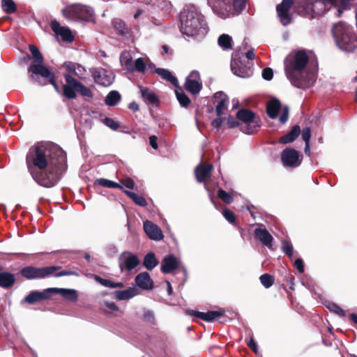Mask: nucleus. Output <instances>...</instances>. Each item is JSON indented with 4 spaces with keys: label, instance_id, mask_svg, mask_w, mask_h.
I'll return each mask as SVG.
<instances>
[{
    "label": "nucleus",
    "instance_id": "nucleus-1",
    "mask_svg": "<svg viewBox=\"0 0 357 357\" xmlns=\"http://www.w3.org/2000/svg\"><path fill=\"white\" fill-rule=\"evenodd\" d=\"M26 162L33 180L45 188H52L67 169L66 154L50 142L38 143L26 155Z\"/></svg>",
    "mask_w": 357,
    "mask_h": 357
},
{
    "label": "nucleus",
    "instance_id": "nucleus-2",
    "mask_svg": "<svg viewBox=\"0 0 357 357\" xmlns=\"http://www.w3.org/2000/svg\"><path fill=\"white\" fill-rule=\"evenodd\" d=\"M308 61L309 57L305 50L291 52L285 58V75L294 86L307 89L312 86L316 82L317 73L307 68Z\"/></svg>",
    "mask_w": 357,
    "mask_h": 357
},
{
    "label": "nucleus",
    "instance_id": "nucleus-3",
    "mask_svg": "<svg viewBox=\"0 0 357 357\" xmlns=\"http://www.w3.org/2000/svg\"><path fill=\"white\" fill-rule=\"evenodd\" d=\"M181 31L188 36H204L208 28L204 16L193 5L188 6L181 14Z\"/></svg>",
    "mask_w": 357,
    "mask_h": 357
},
{
    "label": "nucleus",
    "instance_id": "nucleus-4",
    "mask_svg": "<svg viewBox=\"0 0 357 357\" xmlns=\"http://www.w3.org/2000/svg\"><path fill=\"white\" fill-rule=\"evenodd\" d=\"M332 32L335 43L341 50L351 52L357 47V36L349 25L340 22L334 24Z\"/></svg>",
    "mask_w": 357,
    "mask_h": 357
},
{
    "label": "nucleus",
    "instance_id": "nucleus-5",
    "mask_svg": "<svg viewBox=\"0 0 357 357\" xmlns=\"http://www.w3.org/2000/svg\"><path fill=\"white\" fill-rule=\"evenodd\" d=\"M212 10L220 17L225 19L231 14L238 13L245 8L246 0H207Z\"/></svg>",
    "mask_w": 357,
    "mask_h": 357
},
{
    "label": "nucleus",
    "instance_id": "nucleus-6",
    "mask_svg": "<svg viewBox=\"0 0 357 357\" xmlns=\"http://www.w3.org/2000/svg\"><path fill=\"white\" fill-rule=\"evenodd\" d=\"M63 17L70 21H86L93 20L94 10L90 6L75 3L68 5L61 10Z\"/></svg>",
    "mask_w": 357,
    "mask_h": 357
},
{
    "label": "nucleus",
    "instance_id": "nucleus-7",
    "mask_svg": "<svg viewBox=\"0 0 357 357\" xmlns=\"http://www.w3.org/2000/svg\"><path fill=\"white\" fill-rule=\"evenodd\" d=\"M31 78L41 86H45L47 83L51 84L54 89L58 91L59 86L55 82V75L43 63L31 65L28 69Z\"/></svg>",
    "mask_w": 357,
    "mask_h": 357
},
{
    "label": "nucleus",
    "instance_id": "nucleus-8",
    "mask_svg": "<svg viewBox=\"0 0 357 357\" xmlns=\"http://www.w3.org/2000/svg\"><path fill=\"white\" fill-rule=\"evenodd\" d=\"M64 77L66 84L63 86V94L66 98L69 99L75 98L77 96L76 92L79 93L83 97H93V93L89 88L85 86L70 75H65Z\"/></svg>",
    "mask_w": 357,
    "mask_h": 357
},
{
    "label": "nucleus",
    "instance_id": "nucleus-9",
    "mask_svg": "<svg viewBox=\"0 0 357 357\" xmlns=\"http://www.w3.org/2000/svg\"><path fill=\"white\" fill-rule=\"evenodd\" d=\"M236 117L242 122L241 130L245 134L252 135L260 126L259 119L250 110L240 109L236 114Z\"/></svg>",
    "mask_w": 357,
    "mask_h": 357
},
{
    "label": "nucleus",
    "instance_id": "nucleus-10",
    "mask_svg": "<svg viewBox=\"0 0 357 357\" xmlns=\"http://www.w3.org/2000/svg\"><path fill=\"white\" fill-rule=\"evenodd\" d=\"M59 268V266H54L42 268L26 266L21 270L20 273L23 277L29 280L38 278L41 279L49 277Z\"/></svg>",
    "mask_w": 357,
    "mask_h": 357
},
{
    "label": "nucleus",
    "instance_id": "nucleus-11",
    "mask_svg": "<svg viewBox=\"0 0 357 357\" xmlns=\"http://www.w3.org/2000/svg\"><path fill=\"white\" fill-rule=\"evenodd\" d=\"M282 109V114L279 118V121L281 123H285L289 118V107L284 106L282 108L281 102L278 99H273L267 102L266 105V112L268 116L275 119L278 116L279 111Z\"/></svg>",
    "mask_w": 357,
    "mask_h": 357
},
{
    "label": "nucleus",
    "instance_id": "nucleus-12",
    "mask_svg": "<svg viewBox=\"0 0 357 357\" xmlns=\"http://www.w3.org/2000/svg\"><path fill=\"white\" fill-rule=\"evenodd\" d=\"M118 263L121 272L123 273L135 268L140 264V260L136 255L125 251L119 256Z\"/></svg>",
    "mask_w": 357,
    "mask_h": 357
},
{
    "label": "nucleus",
    "instance_id": "nucleus-13",
    "mask_svg": "<svg viewBox=\"0 0 357 357\" xmlns=\"http://www.w3.org/2000/svg\"><path fill=\"white\" fill-rule=\"evenodd\" d=\"M281 160L286 167H296L301 163L298 152L292 148H287L281 153Z\"/></svg>",
    "mask_w": 357,
    "mask_h": 357
},
{
    "label": "nucleus",
    "instance_id": "nucleus-14",
    "mask_svg": "<svg viewBox=\"0 0 357 357\" xmlns=\"http://www.w3.org/2000/svg\"><path fill=\"white\" fill-rule=\"evenodd\" d=\"M293 5L291 0H282L276 7L278 16L283 26L289 25L291 22L289 10Z\"/></svg>",
    "mask_w": 357,
    "mask_h": 357
},
{
    "label": "nucleus",
    "instance_id": "nucleus-15",
    "mask_svg": "<svg viewBox=\"0 0 357 357\" xmlns=\"http://www.w3.org/2000/svg\"><path fill=\"white\" fill-rule=\"evenodd\" d=\"M92 76L94 79V81L100 85L104 86H110L114 79V76L113 73L107 70L104 68L95 69L92 72Z\"/></svg>",
    "mask_w": 357,
    "mask_h": 357
},
{
    "label": "nucleus",
    "instance_id": "nucleus-16",
    "mask_svg": "<svg viewBox=\"0 0 357 357\" xmlns=\"http://www.w3.org/2000/svg\"><path fill=\"white\" fill-rule=\"evenodd\" d=\"M231 69L234 75L242 78L250 77L252 75V69L243 66L241 61L234 58V54L231 61Z\"/></svg>",
    "mask_w": 357,
    "mask_h": 357
},
{
    "label": "nucleus",
    "instance_id": "nucleus-17",
    "mask_svg": "<svg viewBox=\"0 0 357 357\" xmlns=\"http://www.w3.org/2000/svg\"><path fill=\"white\" fill-rule=\"evenodd\" d=\"M50 27L56 35L61 36L63 41L72 42L74 40L70 29L67 26H61L56 20H52Z\"/></svg>",
    "mask_w": 357,
    "mask_h": 357
},
{
    "label": "nucleus",
    "instance_id": "nucleus-18",
    "mask_svg": "<svg viewBox=\"0 0 357 357\" xmlns=\"http://www.w3.org/2000/svg\"><path fill=\"white\" fill-rule=\"evenodd\" d=\"M50 293H52L51 288L45 289L42 291H32L21 301V303L34 304L38 301L48 299Z\"/></svg>",
    "mask_w": 357,
    "mask_h": 357
},
{
    "label": "nucleus",
    "instance_id": "nucleus-19",
    "mask_svg": "<svg viewBox=\"0 0 357 357\" xmlns=\"http://www.w3.org/2000/svg\"><path fill=\"white\" fill-rule=\"evenodd\" d=\"M143 228L146 235L152 240L160 241L164 237L160 228L151 221L144 222Z\"/></svg>",
    "mask_w": 357,
    "mask_h": 357
},
{
    "label": "nucleus",
    "instance_id": "nucleus-20",
    "mask_svg": "<svg viewBox=\"0 0 357 357\" xmlns=\"http://www.w3.org/2000/svg\"><path fill=\"white\" fill-rule=\"evenodd\" d=\"M255 236L259 241L269 249H273V238L268 231L262 225L254 230Z\"/></svg>",
    "mask_w": 357,
    "mask_h": 357
},
{
    "label": "nucleus",
    "instance_id": "nucleus-21",
    "mask_svg": "<svg viewBox=\"0 0 357 357\" xmlns=\"http://www.w3.org/2000/svg\"><path fill=\"white\" fill-rule=\"evenodd\" d=\"M180 265V261L173 255L164 257L161 262V271L165 274L172 273Z\"/></svg>",
    "mask_w": 357,
    "mask_h": 357
},
{
    "label": "nucleus",
    "instance_id": "nucleus-22",
    "mask_svg": "<svg viewBox=\"0 0 357 357\" xmlns=\"http://www.w3.org/2000/svg\"><path fill=\"white\" fill-rule=\"evenodd\" d=\"M216 107L215 111L218 116H221L224 114L229 105V98L222 91H218L215 93Z\"/></svg>",
    "mask_w": 357,
    "mask_h": 357
},
{
    "label": "nucleus",
    "instance_id": "nucleus-23",
    "mask_svg": "<svg viewBox=\"0 0 357 357\" xmlns=\"http://www.w3.org/2000/svg\"><path fill=\"white\" fill-rule=\"evenodd\" d=\"M187 313L190 316H194L200 318L202 320L206 321H212L216 318L223 316V312L222 311H208L207 312H202L195 310H188Z\"/></svg>",
    "mask_w": 357,
    "mask_h": 357
},
{
    "label": "nucleus",
    "instance_id": "nucleus-24",
    "mask_svg": "<svg viewBox=\"0 0 357 357\" xmlns=\"http://www.w3.org/2000/svg\"><path fill=\"white\" fill-rule=\"evenodd\" d=\"M136 285L142 289H152L153 287V282L151 276L147 272L139 273L135 279Z\"/></svg>",
    "mask_w": 357,
    "mask_h": 357
},
{
    "label": "nucleus",
    "instance_id": "nucleus-25",
    "mask_svg": "<svg viewBox=\"0 0 357 357\" xmlns=\"http://www.w3.org/2000/svg\"><path fill=\"white\" fill-rule=\"evenodd\" d=\"M213 169V165H204L200 164L195 169V174L199 183H204Z\"/></svg>",
    "mask_w": 357,
    "mask_h": 357
},
{
    "label": "nucleus",
    "instance_id": "nucleus-26",
    "mask_svg": "<svg viewBox=\"0 0 357 357\" xmlns=\"http://www.w3.org/2000/svg\"><path fill=\"white\" fill-rule=\"evenodd\" d=\"M139 294V291L138 289L135 286L130 287L124 290H118L114 291L115 298L119 301L129 300Z\"/></svg>",
    "mask_w": 357,
    "mask_h": 357
},
{
    "label": "nucleus",
    "instance_id": "nucleus-27",
    "mask_svg": "<svg viewBox=\"0 0 357 357\" xmlns=\"http://www.w3.org/2000/svg\"><path fill=\"white\" fill-rule=\"evenodd\" d=\"M139 93L140 94L142 99L146 104H155L158 102V98L155 93L147 87L139 86Z\"/></svg>",
    "mask_w": 357,
    "mask_h": 357
},
{
    "label": "nucleus",
    "instance_id": "nucleus-28",
    "mask_svg": "<svg viewBox=\"0 0 357 357\" xmlns=\"http://www.w3.org/2000/svg\"><path fill=\"white\" fill-rule=\"evenodd\" d=\"M51 292L60 294L65 299L71 302H75L78 298L77 291L73 289L51 287Z\"/></svg>",
    "mask_w": 357,
    "mask_h": 357
},
{
    "label": "nucleus",
    "instance_id": "nucleus-29",
    "mask_svg": "<svg viewBox=\"0 0 357 357\" xmlns=\"http://www.w3.org/2000/svg\"><path fill=\"white\" fill-rule=\"evenodd\" d=\"M301 128L300 126L296 125L293 126L290 132L282 136L280 139L279 142L282 144H286L294 142L300 135Z\"/></svg>",
    "mask_w": 357,
    "mask_h": 357
},
{
    "label": "nucleus",
    "instance_id": "nucleus-30",
    "mask_svg": "<svg viewBox=\"0 0 357 357\" xmlns=\"http://www.w3.org/2000/svg\"><path fill=\"white\" fill-rule=\"evenodd\" d=\"M15 282V277L11 273L0 272V287L8 289Z\"/></svg>",
    "mask_w": 357,
    "mask_h": 357
},
{
    "label": "nucleus",
    "instance_id": "nucleus-31",
    "mask_svg": "<svg viewBox=\"0 0 357 357\" xmlns=\"http://www.w3.org/2000/svg\"><path fill=\"white\" fill-rule=\"evenodd\" d=\"M352 0H332L331 5H333L337 11L340 17L344 10L350 9Z\"/></svg>",
    "mask_w": 357,
    "mask_h": 357
},
{
    "label": "nucleus",
    "instance_id": "nucleus-32",
    "mask_svg": "<svg viewBox=\"0 0 357 357\" xmlns=\"http://www.w3.org/2000/svg\"><path fill=\"white\" fill-rule=\"evenodd\" d=\"M184 86L188 91L193 95H196L202 90V82H199L198 81L186 78Z\"/></svg>",
    "mask_w": 357,
    "mask_h": 357
},
{
    "label": "nucleus",
    "instance_id": "nucleus-33",
    "mask_svg": "<svg viewBox=\"0 0 357 357\" xmlns=\"http://www.w3.org/2000/svg\"><path fill=\"white\" fill-rule=\"evenodd\" d=\"M91 277L97 282H98L99 284H100L101 285H102L105 287L114 289V288H122L124 287V284L123 282H114L110 280L102 278L101 277H100L97 275H91Z\"/></svg>",
    "mask_w": 357,
    "mask_h": 357
},
{
    "label": "nucleus",
    "instance_id": "nucleus-34",
    "mask_svg": "<svg viewBox=\"0 0 357 357\" xmlns=\"http://www.w3.org/2000/svg\"><path fill=\"white\" fill-rule=\"evenodd\" d=\"M155 73H157L163 79L169 82L171 84L176 85L178 84L177 79L172 75V73L165 68H158L155 69Z\"/></svg>",
    "mask_w": 357,
    "mask_h": 357
},
{
    "label": "nucleus",
    "instance_id": "nucleus-35",
    "mask_svg": "<svg viewBox=\"0 0 357 357\" xmlns=\"http://www.w3.org/2000/svg\"><path fill=\"white\" fill-rule=\"evenodd\" d=\"M158 263L159 261L156 259L155 254L150 252L145 255L143 265L147 270L151 271L158 266Z\"/></svg>",
    "mask_w": 357,
    "mask_h": 357
},
{
    "label": "nucleus",
    "instance_id": "nucleus-36",
    "mask_svg": "<svg viewBox=\"0 0 357 357\" xmlns=\"http://www.w3.org/2000/svg\"><path fill=\"white\" fill-rule=\"evenodd\" d=\"M95 185H98L107 188H119L122 189L121 184H119L116 182H114L113 181L107 179V178H98L94 182Z\"/></svg>",
    "mask_w": 357,
    "mask_h": 357
},
{
    "label": "nucleus",
    "instance_id": "nucleus-37",
    "mask_svg": "<svg viewBox=\"0 0 357 357\" xmlns=\"http://www.w3.org/2000/svg\"><path fill=\"white\" fill-rule=\"evenodd\" d=\"M218 43L223 50H230L232 45V38L228 34H222L218 39Z\"/></svg>",
    "mask_w": 357,
    "mask_h": 357
},
{
    "label": "nucleus",
    "instance_id": "nucleus-38",
    "mask_svg": "<svg viewBox=\"0 0 357 357\" xmlns=\"http://www.w3.org/2000/svg\"><path fill=\"white\" fill-rule=\"evenodd\" d=\"M121 100V95L117 91H110L105 97V102L108 106L116 105Z\"/></svg>",
    "mask_w": 357,
    "mask_h": 357
},
{
    "label": "nucleus",
    "instance_id": "nucleus-39",
    "mask_svg": "<svg viewBox=\"0 0 357 357\" xmlns=\"http://www.w3.org/2000/svg\"><path fill=\"white\" fill-rule=\"evenodd\" d=\"M123 192L128 197H130L137 205L143 207L147 205L146 200L142 196L128 190H123Z\"/></svg>",
    "mask_w": 357,
    "mask_h": 357
},
{
    "label": "nucleus",
    "instance_id": "nucleus-40",
    "mask_svg": "<svg viewBox=\"0 0 357 357\" xmlns=\"http://www.w3.org/2000/svg\"><path fill=\"white\" fill-rule=\"evenodd\" d=\"M120 62L128 70L132 69V56L129 52L124 51L120 55Z\"/></svg>",
    "mask_w": 357,
    "mask_h": 357
},
{
    "label": "nucleus",
    "instance_id": "nucleus-41",
    "mask_svg": "<svg viewBox=\"0 0 357 357\" xmlns=\"http://www.w3.org/2000/svg\"><path fill=\"white\" fill-rule=\"evenodd\" d=\"M175 93L178 101L182 107H187L190 105V100L182 89H176Z\"/></svg>",
    "mask_w": 357,
    "mask_h": 357
},
{
    "label": "nucleus",
    "instance_id": "nucleus-42",
    "mask_svg": "<svg viewBox=\"0 0 357 357\" xmlns=\"http://www.w3.org/2000/svg\"><path fill=\"white\" fill-rule=\"evenodd\" d=\"M29 50L33 56L34 64L43 63V56L36 46L33 45H29Z\"/></svg>",
    "mask_w": 357,
    "mask_h": 357
},
{
    "label": "nucleus",
    "instance_id": "nucleus-43",
    "mask_svg": "<svg viewBox=\"0 0 357 357\" xmlns=\"http://www.w3.org/2000/svg\"><path fill=\"white\" fill-rule=\"evenodd\" d=\"M1 7L3 10L8 13L11 14L16 11V5L13 0H1Z\"/></svg>",
    "mask_w": 357,
    "mask_h": 357
},
{
    "label": "nucleus",
    "instance_id": "nucleus-44",
    "mask_svg": "<svg viewBox=\"0 0 357 357\" xmlns=\"http://www.w3.org/2000/svg\"><path fill=\"white\" fill-rule=\"evenodd\" d=\"M64 66L66 68V69L70 72L74 74L75 76H77L79 79H83L84 77L81 76L79 73H77V70L80 71V68H82V66L71 63V62H66L64 63Z\"/></svg>",
    "mask_w": 357,
    "mask_h": 357
},
{
    "label": "nucleus",
    "instance_id": "nucleus-45",
    "mask_svg": "<svg viewBox=\"0 0 357 357\" xmlns=\"http://www.w3.org/2000/svg\"><path fill=\"white\" fill-rule=\"evenodd\" d=\"M145 70L146 65L142 58L137 59L132 63V69L130 70V71H137L141 73H144Z\"/></svg>",
    "mask_w": 357,
    "mask_h": 357
},
{
    "label": "nucleus",
    "instance_id": "nucleus-46",
    "mask_svg": "<svg viewBox=\"0 0 357 357\" xmlns=\"http://www.w3.org/2000/svg\"><path fill=\"white\" fill-rule=\"evenodd\" d=\"M282 250L289 258L294 255V248L292 244L288 241H283L282 243Z\"/></svg>",
    "mask_w": 357,
    "mask_h": 357
},
{
    "label": "nucleus",
    "instance_id": "nucleus-47",
    "mask_svg": "<svg viewBox=\"0 0 357 357\" xmlns=\"http://www.w3.org/2000/svg\"><path fill=\"white\" fill-rule=\"evenodd\" d=\"M261 283L266 288H269L271 287L274 282V279L273 276L269 274H264L261 275L259 278Z\"/></svg>",
    "mask_w": 357,
    "mask_h": 357
},
{
    "label": "nucleus",
    "instance_id": "nucleus-48",
    "mask_svg": "<svg viewBox=\"0 0 357 357\" xmlns=\"http://www.w3.org/2000/svg\"><path fill=\"white\" fill-rule=\"evenodd\" d=\"M326 307L331 312H333L340 317L345 316V312L339 305L334 303H328Z\"/></svg>",
    "mask_w": 357,
    "mask_h": 357
},
{
    "label": "nucleus",
    "instance_id": "nucleus-49",
    "mask_svg": "<svg viewBox=\"0 0 357 357\" xmlns=\"http://www.w3.org/2000/svg\"><path fill=\"white\" fill-rule=\"evenodd\" d=\"M218 197L226 204H230L233 202V197L222 189L218 190Z\"/></svg>",
    "mask_w": 357,
    "mask_h": 357
},
{
    "label": "nucleus",
    "instance_id": "nucleus-50",
    "mask_svg": "<svg viewBox=\"0 0 357 357\" xmlns=\"http://www.w3.org/2000/svg\"><path fill=\"white\" fill-rule=\"evenodd\" d=\"M105 124L113 130H116L119 127V123L114 119L106 117L104 119Z\"/></svg>",
    "mask_w": 357,
    "mask_h": 357
},
{
    "label": "nucleus",
    "instance_id": "nucleus-51",
    "mask_svg": "<svg viewBox=\"0 0 357 357\" xmlns=\"http://www.w3.org/2000/svg\"><path fill=\"white\" fill-rule=\"evenodd\" d=\"M224 218L231 224L235 223L236 217L234 213L229 209H225L222 211Z\"/></svg>",
    "mask_w": 357,
    "mask_h": 357
},
{
    "label": "nucleus",
    "instance_id": "nucleus-52",
    "mask_svg": "<svg viewBox=\"0 0 357 357\" xmlns=\"http://www.w3.org/2000/svg\"><path fill=\"white\" fill-rule=\"evenodd\" d=\"M302 139L305 142V144L310 143V137H311V130L309 127H305L303 128L302 130Z\"/></svg>",
    "mask_w": 357,
    "mask_h": 357
},
{
    "label": "nucleus",
    "instance_id": "nucleus-53",
    "mask_svg": "<svg viewBox=\"0 0 357 357\" xmlns=\"http://www.w3.org/2000/svg\"><path fill=\"white\" fill-rule=\"evenodd\" d=\"M226 121V118H223L221 116H218V119H214L212 123H211V125L214 128H216V129H219L222 126V124Z\"/></svg>",
    "mask_w": 357,
    "mask_h": 357
},
{
    "label": "nucleus",
    "instance_id": "nucleus-54",
    "mask_svg": "<svg viewBox=\"0 0 357 357\" xmlns=\"http://www.w3.org/2000/svg\"><path fill=\"white\" fill-rule=\"evenodd\" d=\"M273 76V71L271 68H266L262 71V77L266 80H271Z\"/></svg>",
    "mask_w": 357,
    "mask_h": 357
},
{
    "label": "nucleus",
    "instance_id": "nucleus-55",
    "mask_svg": "<svg viewBox=\"0 0 357 357\" xmlns=\"http://www.w3.org/2000/svg\"><path fill=\"white\" fill-rule=\"evenodd\" d=\"M121 184H122L121 185L122 187L125 186L126 188L130 189V190H133L135 186L134 181L130 178H126L123 179L121 181Z\"/></svg>",
    "mask_w": 357,
    "mask_h": 357
},
{
    "label": "nucleus",
    "instance_id": "nucleus-56",
    "mask_svg": "<svg viewBox=\"0 0 357 357\" xmlns=\"http://www.w3.org/2000/svg\"><path fill=\"white\" fill-rule=\"evenodd\" d=\"M225 122L227 125V127L229 128H234L238 126V122L236 121L235 119L231 115L227 116Z\"/></svg>",
    "mask_w": 357,
    "mask_h": 357
},
{
    "label": "nucleus",
    "instance_id": "nucleus-57",
    "mask_svg": "<svg viewBox=\"0 0 357 357\" xmlns=\"http://www.w3.org/2000/svg\"><path fill=\"white\" fill-rule=\"evenodd\" d=\"M294 266L298 270L300 273H303L305 271L303 261L302 259H297L294 263Z\"/></svg>",
    "mask_w": 357,
    "mask_h": 357
},
{
    "label": "nucleus",
    "instance_id": "nucleus-58",
    "mask_svg": "<svg viewBox=\"0 0 357 357\" xmlns=\"http://www.w3.org/2000/svg\"><path fill=\"white\" fill-rule=\"evenodd\" d=\"M245 342L247 343L248 346L255 352H257V344L253 340L252 337H246L245 338Z\"/></svg>",
    "mask_w": 357,
    "mask_h": 357
},
{
    "label": "nucleus",
    "instance_id": "nucleus-59",
    "mask_svg": "<svg viewBox=\"0 0 357 357\" xmlns=\"http://www.w3.org/2000/svg\"><path fill=\"white\" fill-rule=\"evenodd\" d=\"M103 305L106 307L111 312L119 311V307L114 302L104 301Z\"/></svg>",
    "mask_w": 357,
    "mask_h": 357
},
{
    "label": "nucleus",
    "instance_id": "nucleus-60",
    "mask_svg": "<svg viewBox=\"0 0 357 357\" xmlns=\"http://www.w3.org/2000/svg\"><path fill=\"white\" fill-rule=\"evenodd\" d=\"M187 78L202 82L199 73L197 70H192L187 77Z\"/></svg>",
    "mask_w": 357,
    "mask_h": 357
},
{
    "label": "nucleus",
    "instance_id": "nucleus-61",
    "mask_svg": "<svg viewBox=\"0 0 357 357\" xmlns=\"http://www.w3.org/2000/svg\"><path fill=\"white\" fill-rule=\"evenodd\" d=\"M68 275H77V274L73 271H60L54 274V276L56 278L68 276Z\"/></svg>",
    "mask_w": 357,
    "mask_h": 357
},
{
    "label": "nucleus",
    "instance_id": "nucleus-62",
    "mask_svg": "<svg viewBox=\"0 0 357 357\" xmlns=\"http://www.w3.org/2000/svg\"><path fill=\"white\" fill-rule=\"evenodd\" d=\"M149 144L153 149H158L157 137L155 135L149 137Z\"/></svg>",
    "mask_w": 357,
    "mask_h": 357
},
{
    "label": "nucleus",
    "instance_id": "nucleus-63",
    "mask_svg": "<svg viewBox=\"0 0 357 357\" xmlns=\"http://www.w3.org/2000/svg\"><path fill=\"white\" fill-rule=\"evenodd\" d=\"M245 56L248 60H253L255 57V52L254 49H251L248 52H246Z\"/></svg>",
    "mask_w": 357,
    "mask_h": 357
},
{
    "label": "nucleus",
    "instance_id": "nucleus-64",
    "mask_svg": "<svg viewBox=\"0 0 357 357\" xmlns=\"http://www.w3.org/2000/svg\"><path fill=\"white\" fill-rule=\"evenodd\" d=\"M129 108L135 112L139 109V105L135 102H132L129 104Z\"/></svg>",
    "mask_w": 357,
    "mask_h": 357
}]
</instances>
